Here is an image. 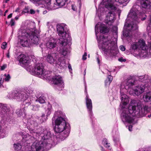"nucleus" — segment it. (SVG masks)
I'll return each mask as SVG.
<instances>
[{"instance_id": "20", "label": "nucleus", "mask_w": 151, "mask_h": 151, "mask_svg": "<svg viewBox=\"0 0 151 151\" xmlns=\"http://www.w3.org/2000/svg\"><path fill=\"white\" fill-rule=\"evenodd\" d=\"M26 107L25 106V105H22L20 108L17 109L16 111V113L17 116L19 117L24 116L26 115Z\"/></svg>"}, {"instance_id": "6", "label": "nucleus", "mask_w": 151, "mask_h": 151, "mask_svg": "<svg viewBox=\"0 0 151 151\" xmlns=\"http://www.w3.org/2000/svg\"><path fill=\"white\" fill-rule=\"evenodd\" d=\"M140 8V7L139 5L136 4L134 5L131 9L128 17H131L134 21H132L130 24H127V25L126 23L125 24L123 33L124 36L130 38L132 32L137 29V23L138 22L139 19L137 14Z\"/></svg>"}, {"instance_id": "26", "label": "nucleus", "mask_w": 151, "mask_h": 151, "mask_svg": "<svg viewBox=\"0 0 151 151\" xmlns=\"http://www.w3.org/2000/svg\"><path fill=\"white\" fill-rule=\"evenodd\" d=\"M58 6L59 7H60L64 5L66 2V0H56Z\"/></svg>"}, {"instance_id": "23", "label": "nucleus", "mask_w": 151, "mask_h": 151, "mask_svg": "<svg viewBox=\"0 0 151 151\" xmlns=\"http://www.w3.org/2000/svg\"><path fill=\"white\" fill-rule=\"evenodd\" d=\"M44 106L45 114H46L47 116L50 115L51 113L52 106L49 103L47 104H45Z\"/></svg>"}, {"instance_id": "32", "label": "nucleus", "mask_w": 151, "mask_h": 151, "mask_svg": "<svg viewBox=\"0 0 151 151\" xmlns=\"http://www.w3.org/2000/svg\"><path fill=\"white\" fill-rule=\"evenodd\" d=\"M2 75L4 76V80L5 81H9L11 78L9 74L6 75V74H4V75Z\"/></svg>"}, {"instance_id": "59", "label": "nucleus", "mask_w": 151, "mask_h": 151, "mask_svg": "<svg viewBox=\"0 0 151 151\" xmlns=\"http://www.w3.org/2000/svg\"><path fill=\"white\" fill-rule=\"evenodd\" d=\"M97 61L98 62V63L99 64V62H100V61H99V58H97Z\"/></svg>"}, {"instance_id": "11", "label": "nucleus", "mask_w": 151, "mask_h": 151, "mask_svg": "<svg viewBox=\"0 0 151 151\" xmlns=\"http://www.w3.org/2000/svg\"><path fill=\"white\" fill-rule=\"evenodd\" d=\"M11 96L12 98L17 101L25 100L24 103L27 106H29L31 104L30 102H27L26 100L28 98L29 95L24 91H14L12 93Z\"/></svg>"}, {"instance_id": "1", "label": "nucleus", "mask_w": 151, "mask_h": 151, "mask_svg": "<svg viewBox=\"0 0 151 151\" xmlns=\"http://www.w3.org/2000/svg\"><path fill=\"white\" fill-rule=\"evenodd\" d=\"M149 107L147 105L142 106L140 101L138 99L132 100L128 108L122 109L121 115L122 120L124 123H133L134 116H143L149 111Z\"/></svg>"}, {"instance_id": "47", "label": "nucleus", "mask_w": 151, "mask_h": 151, "mask_svg": "<svg viewBox=\"0 0 151 151\" xmlns=\"http://www.w3.org/2000/svg\"><path fill=\"white\" fill-rule=\"evenodd\" d=\"M68 68L69 69V71L71 72V71L72 70V69L71 68V66L70 64L68 65Z\"/></svg>"}, {"instance_id": "39", "label": "nucleus", "mask_w": 151, "mask_h": 151, "mask_svg": "<svg viewBox=\"0 0 151 151\" xmlns=\"http://www.w3.org/2000/svg\"><path fill=\"white\" fill-rule=\"evenodd\" d=\"M117 1H118L120 3H123L125 2H127L128 0H117Z\"/></svg>"}, {"instance_id": "61", "label": "nucleus", "mask_w": 151, "mask_h": 151, "mask_svg": "<svg viewBox=\"0 0 151 151\" xmlns=\"http://www.w3.org/2000/svg\"><path fill=\"white\" fill-rule=\"evenodd\" d=\"M19 9H16L15 11V12H18L19 11Z\"/></svg>"}, {"instance_id": "2", "label": "nucleus", "mask_w": 151, "mask_h": 151, "mask_svg": "<svg viewBox=\"0 0 151 151\" xmlns=\"http://www.w3.org/2000/svg\"><path fill=\"white\" fill-rule=\"evenodd\" d=\"M56 28L60 38L57 40L50 38L46 43V46L50 49H53L56 47L58 42L60 47L57 48V52L61 55L65 56L68 53V49L66 47L68 44L66 37L67 36H68L67 33L68 29L65 24L63 23L57 24Z\"/></svg>"}, {"instance_id": "31", "label": "nucleus", "mask_w": 151, "mask_h": 151, "mask_svg": "<svg viewBox=\"0 0 151 151\" xmlns=\"http://www.w3.org/2000/svg\"><path fill=\"white\" fill-rule=\"evenodd\" d=\"M102 144L105 146L107 148L109 147V144L108 143L107 140L106 139H104L102 141Z\"/></svg>"}, {"instance_id": "55", "label": "nucleus", "mask_w": 151, "mask_h": 151, "mask_svg": "<svg viewBox=\"0 0 151 151\" xmlns=\"http://www.w3.org/2000/svg\"><path fill=\"white\" fill-rule=\"evenodd\" d=\"M6 56L8 58H9L10 56H9V52H8V53H7V54L6 55Z\"/></svg>"}, {"instance_id": "4", "label": "nucleus", "mask_w": 151, "mask_h": 151, "mask_svg": "<svg viewBox=\"0 0 151 151\" xmlns=\"http://www.w3.org/2000/svg\"><path fill=\"white\" fill-rule=\"evenodd\" d=\"M64 114L62 111H55L54 117L57 118L55 121V131L56 136L61 140L65 139L68 135L70 132V125L67 123L64 118Z\"/></svg>"}, {"instance_id": "44", "label": "nucleus", "mask_w": 151, "mask_h": 151, "mask_svg": "<svg viewBox=\"0 0 151 151\" xmlns=\"http://www.w3.org/2000/svg\"><path fill=\"white\" fill-rule=\"evenodd\" d=\"M118 60L120 62H125L126 61V59H124L122 58H119L118 59Z\"/></svg>"}, {"instance_id": "3", "label": "nucleus", "mask_w": 151, "mask_h": 151, "mask_svg": "<svg viewBox=\"0 0 151 151\" xmlns=\"http://www.w3.org/2000/svg\"><path fill=\"white\" fill-rule=\"evenodd\" d=\"M30 131L32 134L33 138L40 136L42 137V141H39L36 140L27 151H42L44 147L47 149L50 147L52 141L51 139V134L50 131L47 130H44L40 127L36 131L32 129Z\"/></svg>"}, {"instance_id": "22", "label": "nucleus", "mask_w": 151, "mask_h": 151, "mask_svg": "<svg viewBox=\"0 0 151 151\" xmlns=\"http://www.w3.org/2000/svg\"><path fill=\"white\" fill-rule=\"evenodd\" d=\"M141 6L144 9H148L151 6V3L149 0H140Z\"/></svg>"}, {"instance_id": "43", "label": "nucleus", "mask_w": 151, "mask_h": 151, "mask_svg": "<svg viewBox=\"0 0 151 151\" xmlns=\"http://www.w3.org/2000/svg\"><path fill=\"white\" fill-rule=\"evenodd\" d=\"M72 9L74 11H76L77 9L76 6L73 4H72L71 5Z\"/></svg>"}, {"instance_id": "49", "label": "nucleus", "mask_w": 151, "mask_h": 151, "mask_svg": "<svg viewBox=\"0 0 151 151\" xmlns=\"http://www.w3.org/2000/svg\"><path fill=\"white\" fill-rule=\"evenodd\" d=\"M132 126L131 125H130L129 126V131H132Z\"/></svg>"}, {"instance_id": "17", "label": "nucleus", "mask_w": 151, "mask_h": 151, "mask_svg": "<svg viewBox=\"0 0 151 151\" xmlns=\"http://www.w3.org/2000/svg\"><path fill=\"white\" fill-rule=\"evenodd\" d=\"M85 86V92L86 94V105L89 113L90 115L92 116V105L91 100L88 98V96L87 94V90L86 84Z\"/></svg>"}, {"instance_id": "7", "label": "nucleus", "mask_w": 151, "mask_h": 151, "mask_svg": "<svg viewBox=\"0 0 151 151\" xmlns=\"http://www.w3.org/2000/svg\"><path fill=\"white\" fill-rule=\"evenodd\" d=\"M29 30L22 31L19 38L21 45L23 47L29 46L32 44H38L40 31L30 28Z\"/></svg>"}, {"instance_id": "25", "label": "nucleus", "mask_w": 151, "mask_h": 151, "mask_svg": "<svg viewBox=\"0 0 151 151\" xmlns=\"http://www.w3.org/2000/svg\"><path fill=\"white\" fill-rule=\"evenodd\" d=\"M149 36H151V15L150 16V18L148 21V25L147 27Z\"/></svg>"}, {"instance_id": "5", "label": "nucleus", "mask_w": 151, "mask_h": 151, "mask_svg": "<svg viewBox=\"0 0 151 151\" xmlns=\"http://www.w3.org/2000/svg\"><path fill=\"white\" fill-rule=\"evenodd\" d=\"M18 58L20 64L23 65V66L27 67V70L30 73L44 79H49L48 78L50 76V72L44 69L42 63H37L35 65L34 68H32L29 65L30 60L28 57H26L24 55L21 54L19 56Z\"/></svg>"}, {"instance_id": "14", "label": "nucleus", "mask_w": 151, "mask_h": 151, "mask_svg": "<svg viewBox=\"0 0 151 151\" xmlns=\"http://www.w3.org/2000/svg\"><path fill=\"white\" fill-rule=\"evenodd\" d=\"M142 82V83L141 84H139L133 88L134 95L138 96L145 91V88L147 87L144 82Z\"/></svg>"}, {"instance_id": "58", "label": "nucleus", "mask_w": 151, "mask_h": 151, "mask_svg": "<svg viewBox=\"0 0 151 151\" xmlns=\"http://www.w3.org/2000/svg\"><path fill=\"white\" fill-rule=\"evenodd\" d=\"M114 140L115 142H119V140L118 139H117L116 140L114 139Z\"/></svg>"}, {"instance_id": "19", "label": "nucleus", "mask_w": 151, "mask_h": 151, "mask_svg": "<svg viewBox=\"0 0 151 151\" xmlns=\"http://www.w3.org/2000/svg\"><path fill=\"white\" fill-rule=\"evenodd\" d=\"M56 65L61 69L65 68L67 67L68 63H67L64 59L63 57L58 58Z\"/></svg>"}, {"instance_id": "18", "label": "nucleus", "mask_w": 151, "mask_h": 151, "mask_svg": "<svg viewBox=\"0 0 151 151\" xmlns=\"http://www.w3.org/2000/svg\"><path fill=\"white\" fill-rule=\"evenodd\" d=\"M138 79L140 82H144L147 88L151 86V78L149 76L147 75L140 76L138 77Z\"/></svg>"}, {"instance_id": "51", "label": "nucleus", "mask_w": 151, "mask_h": 151, "mask_svg": "<svg viewBox=\"0 0 151 151\" xmlns=\"http://www.w3.org/2000/svg\"><path fill=\"white\" fill-rule=\"evenodd\" d=\"M12 13L10 14H9L7 18H11L12 17Z\"/></svg>"}, {"instance_id": "63", "label": "nucleus", "mask_w": 151, "mask_h": 151, "mask_svg": "<svg viewBox=\"0 0 151 151\" xmlns=\"http://www.w3.org/2000/svg\"><path fill=\"white\" fill-rule=\"evenodd\" d=\"M145 19H146V18H145V17H144V18H143V19H142V20H145Z\"/></svg>"}, {"instance_id": "64", "label": "nucleus", "mask_w": 151, "mask_h": 151, "mask_svg": "<svg viewBox=\"0 0 151 151\" xmlns=\"http://www.w3.org/2000/svg\"><path fill=\"white\" fill-rule=\"evenodd\" d=\"M148 116L149 117H150L151 116V114H150V115H148Z\"/></svg>"}, {"instance_id": "16", "label": "nucleus", "mask_w": 151, "mask_h": 151, "mask_svg": "<svg viewBox=\"0 0 151 151\" xmlns=\"http://www.w3.org/2000/svg\"><path fill=\"white\" fill-rule=\"evenodd\" d=\"M58 58V53H49L46 56L45 60L48 63L51 64H56L57 59Z\"/></svg>"}, {"instance_id": "34", "label": "nucleus", "mask_w": 151, "mask_h": 151, "mask_svg": "<svg viewBox=\"0 0 151 151\" xmlns=\"http://www.w3.org/2000/svg\"><path fill=\"white\" fill-rule=\"evenodd\" d=\"M24 91L27 93L29 96V95L32 94L33 93L34 91L32 89H27L25 90H24Z\"/></svg>"}, {"instance_id": "37", "label": "nucleus", "mask_w": 151, "mask_h": 151, "mask_svg": "<svg viewBox=\"0 0 151 151\" xmlns=\"http://www.w3.org/2000/svg\"><path fill=\"white\" fill-rule=\"evenodd\" d=\"M42 119H40L41 121L44 122L46 121V119L45 118V114H42L41 116Z\"/></svg>"}, {"instance_id": "41", "label": "nucleus", "mask_w": 151, "mask_h": 151, "mask_svg": "<svg viewBox=\"0 0 151 151\" xmlns=\"http://www.w3.org/2000/svg\"><path fill=\"white\" fill-rule=\"evenodd\" d=\"M119 49L122 51H124L125 50V47L122 45H121L119 47Z\"/></svg>"}, {"instance_id": "40", "label": "nucleus", "mask_w": 151, "mask_h": 151, "mask_svg": "<svg viewBox=\"0 0 151 151\" xmlns=\"http://www.w3.org/2000/svg\"><path fill=\"white\" fill-rule=\"evenodd\" d=\"M15 22L13 19H12L10 22V25L11 26H12L14 25Z\"/></svg>"}, {"instance_id": "36", "label": "nucleus", "mask_w": 151, "mask_h": 151, "mask_svg": "<svg viewBox=\"0 0 151 151\" xmlns=\"http://www.w3.org/2000/svg\"><path fill=\"white\" fill-rule=\"evenodd\" d=\"M4 76L2 75H1L0 76V87L2 85V83H3L4 81Z\"/></svg>"}, {"instance_id": "52", "label": "nucleus", "mask_w": 151, "mask_h": 151, "mask_svg": "<svg viewBox=\"0 0 151 151\" xmlns=\"http://www.w3.org/2000/svg\"><path fill=\"white\" fill-rule=\"evenodd\" d=\"M8 10H6L5 11V13H4V16H6V14L7 13V12H8Z\"/></svg>"}, {"instance_id": "48", "label": "nucleus", "mask_w": 151, "mask_h": 151, "mask_svg": "<svg viewBox=\"0 0 151 151\" xmlns=\"http://www.w3.org/2000/svg\"><path fill=\"white\" fill-rule=\"evenodd\" d=\"M28 12V8H26L24 9L23 11L24 13H27Z\"/></svg>"}, {"instance_id": "21", "label": "nucleus", "mask_w": 151, "mask_h": 151, "mask_svg": "<svg viewBox=\"0 0 151 151\" xmlns=\"http://www.w3.org/2000/svg\"><path fill=\"white\" fill-rule=\"evenodd\" d=\"M51 0H42V4H44L47 9L49 10H54L58 9V7H56L55 6H52L51 5Z\"/></svg>"}, {"instance_id": "54", "label": "nucleus", "mask_w": 151, "mask_h": 151, "mask_svg": "<svg viewBox=\"0 0 151 151\" xmlns=\"http://www.w3.org/2000/svg\"><path fill=\"white\" fill-rule=\"evenodd\" d=\"M82 59L83 60H85L86 59V57L83 56Z\"/></svg>"}, {"instance_id": "56", "label": "nucleus", "mask_w": 151, "mask_h": 151, "mask_svg": "<svg viewBox=\"0 0 151 151\" xmlns=\"http://www.w3.org/2000/svg\"><path fill=\"white\" fill-rule=\"evenodd\" d=\"M86 69L84 70V76H85L86 74Z\"/></svg>"}, {"instance_id": "15", "label": "nucleus", "mask_w": 151, "mask_h": 151, "mask_svg": "<svg viewBox=\"0 0 151 151\" xmlns=\"http://www.w3.org/2000/svg\"><path fill=\"white\" fill-rule=\"evenodd\" d=\"M52 81L55 85L57 86V89L61 90L64 88V84L62 77L59 75H55L52 78Z\"/></svg>"}, {"instance_id": "38", "label": "nucleus", "mask_w": 151, "mask_h": 151, "mask_svg": "<svg viewBox=\"0 0 151 151\" xmlns=\"http://www.w3.org/2000/svg\"><path fill=\"white\" fill-rule=\"evenodd\" d=\"M7 43L6 42H4L2 43L1 46V48L3 49H5L6 47Z\"/></svg>"}, {"instance_id": "8", "label": "nucleus", "mask_w": 151, "mask_h": 151, "mask_svg": "<svg viewBox=\"0 0 151 151\" xmlns=\"http://www.w3.org/2000/svg\"><path fill=\"white\" fill-rule=\"evenodd\" d=\"M102 41H100L99 46L104 54L113 57L116 56L118 53V47L115 41L105 39H104Z\"/></svg>"}, {"instance_id": "35", "label": "nucleus", "mask_w": 151, "mask_h": 151, "mask_svg": "<svg viewBox=\"0 0 151 151\" xmlns=\"http://www.w3.org/2000/svg\"><path fill=\"white\" fill-rule=\"evenodd\" d=\"M99 23L97 24L95 27V34L96 35V36L97 37V38H98V36H97V33L98 32V27H99Z\"/></svg>"}, {"instance_id": "30", "label": "nucleus", "mask_w": 151, "mask_h": 151, "mask_svg": "<svg viewBox=\"0 0 151 151\" xmlns=\"http://www.w3.org/2000/svg\"><path fill=\"white\" fill-rule=\"evenodd\" d=\"M14 148L15 150L18 151L21 148L22 145L19 144H14Z\"/></svg>"}, {"instance_id": "9", "label": "nucleus", "mask_w": 151, "mask_h": 151, "mask_svg": "<svg viewBox=\"0 0 151 151\" xmlns=\"http://www.w3.org/2000/svg\"><path fill=\"white\" fill-rule=\"evenodd\" d=\"M135 84V81L131 77L127 78L121 83L120 86L121 102L125 106L129 103V98L125 93L127 90L131 88Z\"/></svg>"}, {"instance_id": "12", "label": "nucleus", "mask_w": 151, "mask_h": 151, "mask_svg": "<svg viewBox=\"0 0 151 151\" xmlns=\"http://www.w3.org/2000/svg\"><path fill=\"white\" fill-rule=\"evenodd\" d=\"M106 7L110 11L106 17L107 22H110L112 23L115 18L114 11L117 9V7L111 3L106 5Z\"/></svg>"}, {"instance_id": "24", "label": "nucleus", "mask_w": 151, "mask_h": 151, "mask_svg": "<svg viewBox=\"0 0 151 151\" xmlns=\"http://www.w3.org/2000/svg\"><path fill=\"white\" fill-rule=\"evenodd\" d=\"M100 31L103 34L107 33L109 32V29L107 27L103 24H101L100 26Z\"/></svg>"}, {"instance_id": "46", "label": "nucleus", "mask_w": 151, "mask_h": 151, "mask_svg": "<svg viewBox=\"0 0 151 151\" xmlns=\"http://www.w3.org/2000/svg\"><path fill=\"white\" fill-rule=\"evenodd\" d=\"M30 13L31 14H34L35 13V11L32 9H31L30 10Z\"/></svg>"}, {"instance_id": "53", "label": "nucleus", "mask_w": 151, "mask_h": 151, "mask_svg": "<svg viewBox=\"0 0 151 151\" xmlns=\"http://www.w3.org/2000/svg\"><path fill=\"white\" fill-rule=\"evenodd\" d=\"M107 1L108 2V3H108L107 4H106V5H108L109 4H110V2H111V0H107ZM111 4H112V3H111Z\"/></svg>"}, {"instance_id": "42", "label": "nucleus", "mask_w": 151, "mask_h": 151, "mask_svg": "<svg viewBox=\"0 0 151 151\" xmlns=\"http://www.w3.org/2000/svg\"><path fill=\"white\" fill-rule=\"evenodd\" d=\"M26 23L27 24H28V23H29V25H27V26H29V27H30L31 25H34V24L32 22H30L29 21H27Z\"/></svg>"}, {"instance_id": "28", "label": "nucleus", "mask_w": 151, "mask_h": 151, "mask_svg": "<svg viewBox=\"0 0 151 151\" xmlns=\"http://www.w3.org/2000/svg\"><path fill=\"white\" fill-rule=\"evenodd\" d=\"M40 106L38 105H31L30 106V108L33 111H38L40 108Z\"/></svg>"}, {"instance_id": "13", "label": "nucleus", "mask_w": 151, "mask_h": 151, "mask_svg": "<svg viewBox=\"0 0 151 151\" xmlns=\"http://www.w3.org/2000/svg\"><path fill=\"white\" fill-rule=\"evenodd\" d=\"M9 109L7 105L0 103V115H2L6 113L9 112ZM6 128H2L0 126V136L3 137L6 132Z\"/></svg>"}, {"instance_id": "29", "label": "nucleus", "mask_w": 151, "mask_h": 151, "mask_svg": "<svg viewBox=\"0 0 151 151\" xmlns=\"http://www.w3.org/2000/svg\"><path fill=\"white\" fill-rule=\"evenodd\" d=\"M30 1L36 5L42 4V0H29Z\"/></svg>"}, {"instance_id": "62", "label": "nucleus", "mask_w": 151, "mask_h": 151, "mask_svg": "<svg viewBox=\"0 0 151 151\" xmlns=\"http://www.w3.org/2000/svg\"><path fill=\"white\" fill-rule=\"evenodd\" d=\"M15 19L17 20L18 19V17H15Z\"/></svg>"}, {"instance_id": "50", "label": "nucleus", "mask_w": 151, "mask_h": 151, "mask_svg": "<svg viewBox=\"0 0 151 151\" xmlns=\"http://www.w3.org/2000/svg\"><path fill=\"white\" fill-rule=\"evenodd\" d=\"M28 143H26V142H24V143H22V146H24V147H26V145Z\"/></svg>"}, {"instance_id": "60", "label": "nucleus", "mask_w": 151, "mask_h": 151, "mask_svg": "<svg viewBox=\"0 0 151 151\" xmlns=\"http://www.w3.org/2000/svg\"><path fill=\"white\" fill-rule=\"evenodd\" d=\"M83 56H84L86 57V56H87V53L86 52H85Z\"/></svg>"}, {"instance_id": "33", "label": "nucleus", "mask_w": 151, "mask_h": 151, "mask_svg": "<svg viewBox=\"0 0 151 151\" xmlns=\"http://www.w3.org/2000/svg\"><path fill=\"white\" fill-rule=\"evenodd\" d=\"M107 71H109L107 70ZM109 72V73H107V74L108 75L107 78H108L109 81V85L113 80V77L111 75V74L110 73V72Z\"/></svg>"}, {"instance_id": "10", "label": "nucleus", "mask_w": 151, "mask_h": 151, "mask_svg": "<svg viewBox=\"0 0 151 151\" xmlns=\"http://www.w3.org/2000/svg\"><path fill=\"white\" fill-rule=\"evenodd\" d=\"M131 48L134 51L141 50L139 55L141 57L145 58L151 55V45L147 46L145 40L142 39H139L137 42L133 43Z\"/></svg>"}, {"instance_id": "57", "label": "nucleus", "mask_w": 151, "mask_h": 151, "mask_svg": "<svg viewBox=\"0 0 151 151\" xmlns=\"http://www.w3.org/2000/svg\"><path fill=\"white\" fill-rule=\"evenodd\" d=\"M101 150L102 151H105L104 148H103V147L102 146L101 147Z\"/></svg>"}, {"instance_id": "27", "label": "nucleus", "mask_w": 151, "mask_h": 151, "mask_svg": "<svg viewBox=\"0 0 151 151\" xmlns=\"http://www.w3.org/2000/svg\"><path fill=\"white\" fill-rule=\"evenodd\" d=\"M36 101H38L40 104L44 103L45 102V98L42 95L37 99Z\"/></svg>"}, {"instance_id": "45", "label": "nucleus", "mask_w": 151, "mask_h": 151, "mask_svg": "<svg viewBox=\"0 0 151 151\" xmlns=\"http://www.w3.org/2000/svg\"><path fill=\"white\" fill-rule=\"evenodd\" d=\"M6 65H4L1 66V70H4L6 67Z\"/></svg>"}]
</instances>
